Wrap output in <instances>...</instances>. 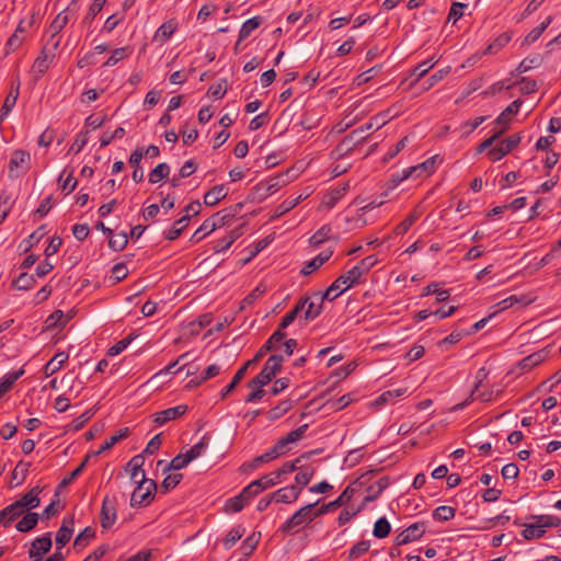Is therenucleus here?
I'll return each instance as SVG.
<instances>
[{
    "label": "nucleus",
    "mask_w": 561,
    "mask_h": 561,
    "mask_svg": "<svg viewBox=\"0 0 561 561\" xmlns=\"http://www.w3.org/2000/svg\"><path fill=\"white\" fill-rule=\"evenodd\" d=\"M522 140L519 134H514L503 139L497 146L491 148L488 151V157L491 161L495 162L501 160L507 153H510L514 148H516Z\"/></svg>",
    "instance_id": "20e7f679"
},
{
    "label": "nucleus",
    "mask_w": 561,
    "mask_h": 561,
    "mask_svg": "<svg viewBox=\"0 0 561 561\" xmlns=\"http://www.w3.org/2000/svg\"><path fill=\"white\" fill-rule=\"evenodd\" d=\"M144 158V148L137 147L129 157V164L134 167L133 180L139 183L144 180V171L140 167V161Z\"/></svg>",
    "instance_id": "aec40b11"
},
{
    "label": "nucleus",
    "mask_w": 561,
    "mask_h": 561,
    "mask_svg": "<svg viewBox=\"0 0 561 561\" xmlns=\"http://www.w3.org/2000/svg\"><path fill=\"white\" fill-rule=\"evenodd\" d=\"M209 323L208 316H203L197 320H192L187 324L183 321L181 324V337L186 334L196 335L199 334L201 330Z\"/></svg>",
    "instance_id": "b1692460"
},
{
    "label": "nucleus",
    "mask_w": 561,
    "mask_h": 561,
    "mask_svg": "<svg viewBox=\"0 0 561 561\" xmlns=\"http://www.w3.org/2000/svg\"><path fill=\"white\" fill-rule=\"evenodd\" d=\"M227 93V80H221L215 84H211L208 89L207 94L216 100L221 99Z\"/></svg>",
    "instance_id": "774afa93"
},
{
    "label": "nucleus",
    "mask_w": 561,
    "mask_h": 561,
    "mask_svg": "<svg viewBox=\"0 0 561 561\" xmlns=\"http://www.w3.org/2000/svg\"><path fill=\"white\" fill-rule=\"evenodd\" d=\"M24 375V369L21 368L16 371L5 374L0 380V397L8 392L13 383Z\"/></svg>",
    "instance_id": "4c0bfd02"
},
{
    "label": "nucleus",
    "mask_w": 561,
    "mask_h": 561,
    "mask_svg": "<svg viewBox=\"0 0 561 561\" xmlns=\"http://www.w3.org/2000/svg\"><path fill=\"white\" fill-rule=\"evenodd\" d=\"M333 251L332 250H324L321 253H319L317 256H314L312 260L306 263V265L301 270L302 275H309L312 272L320 268L327 261L330 260L332 256Z\"/></svg>",
    "instance_id": "a211bd4d"
},
{
    "label": "nucleus",
    "mask_w": 561,
    "mask_h": 561,
    "mask_svg": "<svg viewBox=\"0 0 561 561\" xmlns=\"http://www.w3.org/2000/svg\"><path fill=\"white\" fill-rule=\"evenodd\" d=\"M39 515L37 513L27 512L23 517L16 523L15 528L20 533H28L31 531L38 523Z\"/></svg>",
    "instance_id": "7c9ffc66"
},
{
    "label": "nucleus",
    "mask_w": 561,
    "mask_h": 561,
    "mask_svg": "<svg viewBox=\"0 0 561 561\" xmlns=\"http://www.w3.org/2000/svg\"><path fill=\"white\" fill-rule=\"evenodd\" d=\"M128 435H129L128 427L118 430L114 435H112L111 437L105 439L104 443L100 446L99 450L94 451L93 455L99 456L102 453L111 449L115 444L121 442L123 438H126Z\"/></svg>",
    "instance_id": "bb28decb"
},
{
    "label": "nucleus",
    "mask_w": 561,
    "mask_h": 561,
    "mask_svg": "<svg viewBox=\"0 0 561 561\" xmlns=\"http://www.w3.org/2000/svg\"><path fill=\"white\" fill-rule=\"evenodd\" d=\"M130 54L129 47H121L116 48L112 51L111 56L107 58V60L104 62V67H113L118 61L123 60Z\"/></svg>",
    "instance_id": "6e6d98bb"
},
{
    "label": "nucleus",
    "mask_w": 561,
    "mask_h": 561,
    "mask_svg": "<svg viewBox=\"0 0 561 561\" xmlns=\"http://www.w3.org/2000/svg\"><path fill=\"white\" fill-rule=\"evenodd\" d=\"M39 493L41 489L38 486H34L26 494H24L20 500L13 502L16 510L23 515L27 512H30L33 508H36L39 506L41 500H39Z\"/></svg>",
    "instance_id": "9b49d317"
},
{
    "label": "nucleus",
    "mask_w": 561,
    "mask_h": 561,
    "mask_svg": "<svg viewBox=\"0 0 561 561\" xmlns=\"http://www.w3.org/2000/svg\"><path fill=\"white\" fill-rule=\"evenodd\" d=\"M335 298L336 295H332V293H329V289H327L324 293H314L311 297H301L300 299H307V302L305 309L299 316V321L309 322L314 320L322 312L323 301L325 299L332 301Z\"/></svg>",
    "instance_id": "f03ea898"
},
{
    "label": "nucleus",
    "mask_w": 561,
    "mask_h": 561,
    "mask_svg": "<svg viewBox=\"0 0 561 561\" xmlns=\"http://www.w3.org/2000/svg\"><path fill=\"white\" fill-rule=\"evenodd\" d=\"M196 357L195 356H192V353L191 352H186L180 356H178V364H180V362H184V364L178 368L176 370V374H178V378L182 375H184L185 377H188L191 375H195L196 371L198 370V367L195 366V365H186L187 360H194Z\"/></svg>",
    "instance_id": "c756f323"
},
{
    "label": "nucleus",
    "mask_w": 561,
    "mask_h": 561,
    "mask_svg": "<svg viewBox=\"0 0 561 561\" xmlns=\"http://www.w3.org/2000/svg\"><path fill=\"white\" fill-rule=\"evenodd\" d=\"M440 161L442 160L438 156H433L422 163L404 169V176H411L413 179L428 176L434 173L437 167V162Z\"/></svg>",
    "instance_id": "0eeeda50"
},
{
    "label": "nucleus",
    "mask_w": 561,
    "mask_h": 561,
    "mask_svg": "<svg viewBox=\"0 0 561 561\" xmlns=\"http://www.w3.org/2000/svg\"><path fill=\"white\" fill-rule=\"evenodd\" d=\"M319 501L311 504H307L299 508L290 518H288L280 526V531L284 534H296L304 526L314 520L313 507H316Z\"/></svg>",
    "instance_id": "7ed1b4c3"
},
{
    "label": "nucleus",
    "mask_w": 561,
    "mask_h": 561,
    "mask_svg": "<svg viewBox=\"0 0 561 561\" xmlns=\"http://www.w3.org/2000/svg\"><path fill=\"white\" fill-rule=\"evenodd\" d=\"M171 168L167 163H159L154 169H152L149 173V182L156 184L164 179H167L170 174Z\"/></svg>",
    "instance_id": "79ce46f5"
},
{
    "label": "nucleus",
    "mask_w": 561,
    "mask_h": 561,
    "mask_svg": "<svg viewBox=\"0 0 561 561\" xmlns=\"http://www.w3.org/2000/svg\"><path fill=\"white\" fill-rule=\"evenodd\" d=\"M75 531V518L72 516L64 517L59 529L56 533V547L62 549L71 539Z\"/></svg>",
    "instance_id": "f8f14e48"
},
{
    "label": "nucleus",
    "mask_w": 561,
    "mask_h": 561,
    "mask_svg": "<svg viewBox=\"0 0 561 561\" xmlns=\"http://www.w3.org/2000/svg\"><path fill=\"white\" fill-rule=\"evenodd\" d=\"M306 302L307 299H299L295 307L282 318V321L278 324V329L284 331L287 327H289L297 319L299 313L302 312L306 307Z\"/></svg>",
    "instance_id": "393cba45"
},
{
    "label": "nucleus",
    "mask_w": 561,
    "mask_h": 561,
    "mask_svg": "<svg viewBox=\"0 0 561 561\" xmlns=\"http://www.w3.org/2000/svg\"><path fill=\"white\" fill-rule=\"evenodd\" d=\"M370 548V541L368 540H360L356 542L348 551V560L358 559L362 556H364L366 552H368Z\"/></svg>",
    "instance_id": "5fc2aeb1"
},
{
    "label": "nucleus",
    "mask_w": 561,
    "mask_h": 561,
    "mask_svg": "<svg viewBox=\"0 0 561 561\" xmlns=\"http://www.w3.org/2000/svg\"><path fill=\"white\" fill-rule=\"evenodd\" d=\"M435 295L437 302H443L449 299L450 291L448 289H439L437 283H431L423 288L421 296Z\"/></svg>",
    "instance_id": "58836bf2"
},
{
    "label": "nucleus",
    "mask_w": 561,
    "mask_h": 561,
    "mask_svg": "<svg viewBox=\"0 0 561 561\" xmlns=\"http://www.w3.org/2000/svg\"><path fill=\"white\" fill-rule=\"evenodd\" d=\"M515 84L519 85V91L523 94H531L538 90V83L536 80L523 77Z\"/></svg>",
    "instance_id": "69168bd1"
},
{
    "label": "nucleus",
    "mask_w": 561,
    "mask_h": 561,
    "mask_svg": "<svg viewBox=\"0 0 561 561\" xmlns=\"http://www.w3.org/2000/svg\"><path fill=\"white\" fill-rule=\"evenodd\" d=\"M175 32V23L173 20H169L164 22L159 28L156 31L153 35V42L163 44L169 41Z\"/></svg>",
    "instance_id": "a878e982"
},
{
    "label": "nucleus",
    "mask_w": 561,
    "mask_h": 561,
    "mask_svg": "<svg viewBox=\"0 0 561 561\" xmlns=\"http://www.w3.org/2000/svg\"><path fill=\"white\" fill-rule=\"evenodd\" d=\"M421 214L416 209L413 210L404 220L396 227V234L401 236L408 232L411 226L420 218Z\"/></svg>",
    "instance_id": "603ef678"
},
{
    "label": "nucleus",
    "mask_w": 561,
    "mask_h": 561,
    "mask_svg": "<svg viewBox=\"0 0 561 561\" xmlns=\"http://www.w3.org/2000/svg\"><path fill=\"white\" fill-rule=\"evenodd\" d=\"M314 474V468L304 467L300 468L299 472L295 476L296 486L300 488V491L306 486Z\"/></svg>",
    "instance_id": "09e8293b"
},
{
    "label": "nucleus",
    "mask_w": 561,
    "mask_h": 561,
    "mask_svg": "<svg viewBox=\"0 0 561 561\" xmlns=\"http://www.w3.org/2000/svg\"><path fill=\"white\" fill-rule=\"evenodd\" d=\"M283 362L284 357L282 355H271L265 362L260 374L256 375L257 382L268 385L276 374L280 371Z\"/></svg>",
    "instance_id": "39448f33"
},
{
    "label": "nucleus",
    "mask_w": 561,
    "mask_h": 561,
    "mask_svg": "<svg viewBox=\"0 0 561 561\" xmlns=\"http://www.w3.org/2000/svg\"><path fill=\"white\" fill-rule=\"evenodd\" d=\"M105 3L106 0H93V3L90 5L83 19V23H91L95 19V16L102 11Z\"/></svg>",
    "instance_id": "338daca9"
},
{
    "label": "nucleus",
    "mask_w": 561,
    "mask_h": 561,
    "mask_svg": "<svg viewBox=\"0 0 561 561\" xmlns=\"http://www.w3.org/2000/svg\"><path fill=\"white\" fill-rule=\"evenodd\" d=\"M331 234L332 228L328 225H324L311 236L309 242L313 247H319L324 241L331 239Z\"/></svg>",
    "instance_id": "a18cd8bd"
},
{
    "label": "nucleus",
    "mask_w": 561,
    "mask_h": 561,
    "mask_svg": "<svg viewBox=\"0 0 561 561\" xmlns=\"http://www.w3.org/2000/svg\"><path fill=\"white\" fill-rule=\"evenodd\" d=\"M54 58L55 57L48 53V49H42L41 55L34 61L33 69L38 73H44L49 68Z\"/></svg>",
    "instance_id": "a19ab883"
},
{
    "label": "nucleus",
    "mask_w": 561,
    "mask_h": 561,
    "mask_svg": "<svg viewBox=\"0 0 561 561\" xmlns=\"http://www.w3.org/2000/svg\"><path fill=\"white\" fill-rule=\"evenodd\" d=\"M116 500L105 496L101 507V525L104 529L112 527L116 520Z\"/></svg>",
    "instance_id": "ddd939ff"
},
{
    "label": "nucleus",
    "mask_w": 561,
    "mask_h": 561,
    "mask_svg": "<svg viewBox=\"0 0 561 561\" xmlns=\"http://www.w3.org/2000/svg\"><path fill=\"white\" fill-rule=\"evenodd\" d=\"M36 283V279L33 275L27 273H21L16 279L13 280V286L18 290H27L32 288Z\"/></svg>",
    "instance_id": "8fccbe9b"
},
{
    "label": "nucleus",
    "mask_w": 561,
    "mask_h": 561,
    "mask_svg": "<svg viewBox=\"0 0 561 561\" xmlns=\"http://www.w3.org/2000/svg\"><path fill=\"white\" fill-rule=\"evenodd\" d=\"M486 119V116H478L471 121H466L461 124V137L469 136L476 128H478L481 124H483Z\"/></svg>",
    "instance_id": "bf43d9fd"
},
{
    "label": "nucleus",
    "mask_w": 561,
    "mask_h": 561,
    "mask_svg": "<svg viewBox=\"0 0 561 561\" xmlns=\"http://www.w3.org/2000/svg\"><path fill=\"white\" fill-rule=\"evenodd\" d=\"M65 171L59 176V185L62 192L70 194L77 186V180L73 178V170L64 179Z\"/></svg>",
    "instance_id": "680f3d73"
},
{
    "label": "nucleus",
    "mask_w": 561,
    "mask_h": 561,
    "mask_svg": "<svg viewBox=\"0 0 561 561\" xmlns=\"http://www.w3.org/2000/svg\"><path fill=\"white\" fill-rule=\"evenodd\" d=\"M24 39V35L13 33L5 43V55H10L11 53L15 51L23 44Z\"/></svg>",
    "instance_id": "e2e57ef3"
},
{
    "label": "nucleus",
    "mask_w": 561,
    "mask_h": 561,
    "mask_svg": "<svg viewBox=\"0 0 561 561\" xmlns=\"http://www.w3.org/2000/svg\"><path fill=\"white\" fill-rule=\"evenodd\" d=\"M95 537V529L88 526L79 535L76 537L73 541V549L77 552L82 551L90 542L91 539Z\"/></svg>",
    "instance_id": "c85d7f7f"
},
{
    "label": "nucleus",
    "mask_w": 561,
    "mask_h": 561,
    "mask_svg": "<svg viewBox=\"0 0 561 561\" xmlns=\"http://www.w3.org/2000/svg\"><path fill=\"white\" fill-rule=\"evenodd\" d=\"M249 366H250V363H245V364H243V366H241L237 370L232 380L221 390V393H220L221 399L227 398V396L239 385V382L245 376Z\"/></svg>",
    "instance_id": "2f4dec72"
},
{
    "label": "nucleus",
    "mask_w": 561,
    "mask_h": 561,
    "mask_svg": "<svg viewBox=\"0 0 561 561\" xmlns=\"http://www.w3.org/2000/svg\"><path fill=\"white\" fill-rule=\"evenodd\" d=\"M228 194V188L224 185H215L204 195V203L207 206H215Z\"/></svg>",
    "instance_id": "4be33fe9"
},
{
    "label": "nucleus",
    "mask_w": 561,
    "mask_h": 561,
    "mask_svg": "<svg viewBox=\"0 0 561 561\" xmlns=\"http://www.w3.org/2000/svg\"><path fill=\"white\" fill-rule=\"evenodd\" d=\"M145 463V458L142 455L134 456L127 463V467L130 471V479L138 484H142L147 482L145 479V471L142 470V466Z\"/></svg>",
    "instance_id": "4468645a"
},
{
    "label": "nucleus",
    "mask_w": 561,
    "mask_h": 561,
    "mask_svg": "<svg viewBox=\"0 0 561 561\" xmlns=\"http://www.w3.org/2000/svg\"><path fill=\"white\" fill-rule=\"evenodd\" d=\"M208 446V439H202L188 449L184 448L178 454V470L186 467L191 461L202 456Z\"/></svg>",
    "instance_id": "423d86ee"
},
{
    "label": "nucleus",
    "mask_w": 561,
    "mask_h": 561,
    "mask_svg": "<svg viewBox=\"0 0 561 561\" xmlns=\"http://www.w3.org/2000/svg\"><path fill=\"white\" fill-rule=\"evenodd\" d=\"M552 18L547 16L537 27L533 28L526 36L525 41L527 44L535 43L541 34L545 32V30L549 26L551 23Z\"/></svg>",
    "instance_id": "3c124183"
},
{
    "label": "nucleus",
    "mask_w": 561,
    "mask_h": 561,
    "mask_svg": "<svg viewBox=\"0 0 561 561\" xmlns=\"http://www.w3.org/2000/svg\"><path fill=\"white\" fill-rule=\"evenodd\" d=\"M221 370V367L217 364H213V365H209L203 373L199 377H195L193 379H191L190 381H187L185 385H184V389H193L197 386H199L203 381H206L210 378H214L216 377L217 375H219Z\"/></svg>",
    "instance_id": "f3484780"
},
{
    "label": "nucleus",
    "mask_w": 561,
    "mask_h": 561,
    "mask_svg": "<svg viewBox=\"0 0 561 561\" xmlns=\"http://www.w3.org/2000/svg\"><path fill=\"white\" fill-rule=\"evenodd\" d=\"M391 525L386 517H380L376 520L373 529V535L378 539H383L389 536Z\"/></svg>",
    "instance_id": "c03bdc74"
},
{
    "label": "nucleus",
    "mask_w": 561,
    "mask_h": 561,
    "mask_svg": "<svg viewBox=\"0 0 561 561\" xmlns=\"http://www.w3.org/2000/svg\"><path fill=\"white\" fill-rule=\"evenodd\" d=\"M70 8H67L59 12L49 25V32L53 34H59L69 22Z\"/></svg>",
    "instance_id": "e433bc0d"
},
{
    "label": "nucleus",
    "mask_w": 561,
    "mask_h": 561,
    "mask_svg": "<svg viewBox=\"0 0 561 561\" xmlns=\"http://www.w3.org/2000/svg\"><path fill=\"white\" fill-rule=\"evenodd\" d=\"M31 160L30 153L24 150H15L12 153L9 163L10 173L13 172L15 168H25Z\"/></svg>",
    "instance_id": "f704fd0d"
},
{
    "label": "nucleus",
    "mask_w": 561,
    "mask_h": 561,
    "mask_svg": "<svg viewBox=\"0 0 561 561\" xmlns=\"http://www.w3.org/2000/svg\"><path fill=\"white\" fill-rule=\"evenodd\" d=\"M393 116L391 115V111L387 110L383 112H380L373 116L368 123L359 126L358 128L354 129L350 137H360L363 133L370 130L373 128L379 129L382 126H385Z\"/></svg>",
    "instance_id": "9d476101"
},
{
    "label": "nucleus",
    "mask_w": 561,
    "mask_h": 561,
    "mask_svg": "<svg viewBox=\"0 0 561 561\" xmlns=\"http://www.w3.org/2000/svg\"><path fill=\"white\" fill-rule=\"evenodd\" d=\"M293 408L290 400H284L278 405L272 408L267 412V419L270 421H275L286 414Z\"/></svg>",
    "instance_id": "de8ad7c7"
},
{
    "label": "nucleus",
    "mask_w": 561,
    "mask_h": 561,
    "mask_svg": "<svg viewBox=\"0 0 561 561\" xmlns=\"http://www.w3.org/2000/svg\"><path fill=\"white\" fill-rule=\"evenodd\" d=\"M14 203V196L7 190L0 192V222H2L10 213Z\"/></svg>",
    "instance_id": "c9c22d12"
},
{
    "label": "nucleus",
    "mask_w": 561,
    "mask_h": 561,
    "mask_svg": "<svg viewBox=\"0 0 561 561\" xmlns=\"http://www.w3.org/2000/svg\"><path fill=\"white\" fill-rule=\"evenodd\" d=\"M243 233V227L242 226H239L234 229H232L231 231H229L225 237L216 240L214 242V251L216 253H220V252H225L227 251L231 245L232 243L239 238L241 237Z\"/></svg>",
    "instance_id": "2eb2a0df"
},
{
    "label": "nucleus",
    "mask_w": 561,
    "mask_h": 561,
    "mask_svg": "<svg viewBox=\"0 0 561 561\" xmlns=\"http://www.w3.org/2000/svg\"><path fill=\"white\" fill-rule=\"evenodd\" d=\"M128 243V236L125 231L117 233L114 237H110L108 247L114 251H123Z\"/></svg>",
    "instance_id": "13d9d810"
},
{
    "label": "nucleus",
    "mask_w": 561,
    "mask_h": 561,
    "mask_svg": "<svg viewBox=\"0 0 561 561\" xmlns=\"http://www.w3.org/2000/svg\"><path fill=\"white\" fill-rule=\"evenodd\" d=\"M450 71V67L439 69L434 72L427 80L423 82V91L432 89L435 84L442 81Z\"/></svg>",
    "instance_id": "864d4df0"
},
{
    "label": "nucleus",
    "mask_w": 561,
    "mask_h": 561,
    "mask_svg": "<svg viewBox=\"0 0 561 561\" xmlns=\"http://www.w3.org/2000/svg\"><path fill=\"white\" fill-rule=\"evenodd\" d=\"M426 530V525L423 522H416L402 530L394 539L397 546H404L412 541L419 540Z\"/></svg>",
    "instance_id": "6e6552de"
},
{
    "label": "nucleus",
    "mask_w": 561,
    "mask_h": 561,
    "mask_svg": "<svg viewBox=\"0 0 561 561\" xmlns=\"http://www.w3.org/2000/svg\"><path fill=\"white\" fill-rule=\"evenodd\" d=\"M348 188V185L345 184L339 188L331 191L328 195L323 197V205L328 208H332L336 205V203L344 196Z\"/></svg>",
    "instance_id": "37998d69"
},
{
    "label": "nucleus",
    "mask_w": 561,
    "mask_h": 561,
    "mask_svg": "<svg viewBox=\"0 0 561 561\" xmlns=\"http://www.w3.org/2000/svg\"><path fill=\"white\" fill-rule=\"evenodd\" d=\"M540 64H541V57L539 55H536L534 57H527L520 61V64L518 65L516 70L519 73H524L533 68L539 67Z\"/></svg>",
    "instance_id": "0e129e2a"
},
{
    "label": "nucleus",
    "mask_w": 561,
    "mask_h": 561,
    "mask_svg": "<svg viewBox=\"0 0 561 561\" xmlns=\"http://www.w3.org/2000/svg\"><path fill=\"white\" fill-rule=\"evenodd\" d=\"M377 264L375 255H368L360 260L357 265L348 270L345 274L339 276L330 286L329 293L336 295V298L348 288L360 284L363 277Z\"/></svg>",
    "instance_id": "f257e3e1"
},
{
    "label": "nucleus",
    "mask_w": 561,
    "mask_h": 561,
    "mask_svg": "<svg viewBox=\"0 0 561 561\" xmlns=\"http://www.w3.org/2000/svg\"><path fill=\"white\" fill-rule=\"evenodd\" d=\"M262 24L261 16H253L247 20L239 31V42L247 39L253 31H255Z\"/></svg>",
    "instance_id": "72a5a7b5"
},
{
    "label": "nucleus",
    "mask_w": 561,
    "mask_h": 561,
    "mask_svg": "<svg viewBox=\"0 0 561 561\" xmlns=\"http://www.w3.org/2000/svg\"><path fill=\"white\" fill-rule=\"evenodd\" d=\"M51 546V534L46 533L43 536L35 538L31 542V547L27 551V554L33 560H41L44 554L50 551Z\"/></svg>",
    "instance_id": "1a4fd4ad"
},
{
    "label": "nucleus",
    "mask_w": 561,
    "mask_h": 561,
    "mask_svg": "<svg viewBox=\"0 0 561 561\" xmlns=\"http://www.w3.org/2000/svg\"><path fill=\"white\" fill-rule=\"evenodd\" d=\"M535 519L534 523L525 524L524 529L522 531V536L526 540H533V539H539L545 536L546 530L543 529L541 523H539V519L537 516H533Z\"/></svg>",
    "instance_id": "412c9836"
},
{
    "label": "nucleus",
    "mask_w": 561,
    "mask_h": 561,
    "mask_svg": "<svg viewBox=\"0 0 561 561\" xmlns=\"http://www.w3.org/2000/svg\"><path fill=\"white\" fill-rule=\"evenodd\" d=\"M274 496V501L277 503H293L295 502L299 495H300V488L296 485H288L285 488H280L274 493H272Z\"/></svg>",
    "instance_id": "dca6fc26"
},
{
    "label": "nucleus",
    "mask_w": 561,
    "mask_h": 561,
    "mask_svg": "<svg viewBox=\"0 0 561 561\" xmlns=\"http://www.w3.org/2000/svg\"><path fill=\"white\" fill-rule=\"evenodd\" d=\"M545 358H546V354L543 352H536V353H533V354L526 356L525 358H523L518 365L522 370L529 371L534 367H536L540 363H542L545 360Z\"/></svg>",
    "instance_id": "473e14b6"
},
{
    "label": "nucleus",
    "mask_w": 561,
    "mask_h": 561,
    "mask_svg": "<svg viewBox=\"0 0 561 561\" xmlns=\"http://www.w3.org/2000/svg\"><path fill=\"white\" fill-rule=\"evenodd\" d=\"M302 201V195H299L295 198H287L285 199L280 205H278V207L276 208V214L275 216L276 217H279L286 213H288L289 210H291L293 208H295L300 202Z\"/></svg>",
    "instance_id": "052dcab7"
},
{
    "label": "nucleus",
    "mask_w": 561,
    "mask_h": 561,
    "mask_svg": "<svg viewBox=\"0 0 561 561\" xmlns=\"http://www.w3.org/2000/svg\"><path fill=\"white\" fill-rule=\"evenodd\" d=\"M89 458H90V455H87L84 457V459L82 460V462L73 470L69 473V476L65 477L61 482L59 483L58 485V489H61V488H66L67 485H69L70 483H72V481L75 479H77L79 477V474H81V472L83 471L84 467L87 466L88 461H89Z\"/></svg>",
    "instance_id": "4d7b16f0"
},
{
    "label": "nucleus",
    "mask_w": 561,
    "mask_h": 561,
    "mask_svg": "<svg viewBox=\"0 0 561 561\" xmlns=\"http://www.w3.org/2000/svg\"><path fill=\"white\" fill-rule=\"evenodd\" d=\"M242 207L241 204L236 205L233 208H226L222 209L216 214H214L211 217V220L216 222L217 228H221L226 225H228L233 217L237 215V211Z\"/></svg>",
    "instance_id": "5701e85b"
},
{
    "label": "nucleus",
    "mask_w": 561,
    "mask_h": 561,
    "mask_svg": "<svg viewBox=\"0 0 561 561\" xmlns=\"http://www.w3.org/2000/svg\"><path fill=\"white\" fill-rule=\"evenodd\" d=\"M21 516L22 514L16 510L13 503L0 511L1 524L4 527H9L15 519Z\"/></svg>",
    "instance_id": "ea45409f"
},
{
    "label": "nucleus",
    "mask_w": 561,
    "mask_h": 561,
    "mask_svg": "<svg viewBox=\"0 0 561 561\" xmlns=\"http://www.w3.org/2000/svg\"><path fill=\"white\" fill-rule=\"evenodd\" d=\"M522 105L520 100L513 101L495 119V124L500 125L501 128H505V130L508 128L510 121L512 116L516 115L519 111V107Z\"/></svg>",
    "instance_id": "6ab92c4d"
},
{
    "label": "nucleus",
    "mask_w": 561,
    "mask_h": 561,
    "mask_svg": "<svg viewBox=\"0 0 561 561\" xmlns=\"http://www.w3.org/2000/svg\"><path fill=\"white\" fill-rule=\"evenodd\" d=\"M456 515V510L451 506L442 505L433 511V518L437 522H448Z\"/></svg>",
    "instance_id": "49530a36"
},
{
    "label": "nucleus",
    "mask_w": 561,
    "mask_h": 561,
    "mask_svg": "<svg viewBox=\"0 0 561 561\" xmlns=\"http://www.w3.org/2000/svg\"><path fill=\"white\" fill-rule=\"evenodd\" d=\"M69 356L65 352H59L53 356V358L44 366V373L46 376H51L57 373L62 365L68 360Z\"/></svg>",
    "instance_id": "cd10ccee"
}]
</instances>
